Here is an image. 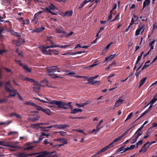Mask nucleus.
Instances as JSON below:
<instances>
[{"label": "nucleus", "mask_w": 157, "mask_h": 157, "mask_svg": "<svg viewBox=\"0 0 157 157\" xmlns=\"http://www.w3.org/2000/svg\"><path fill=\"white\" fill-rule=\"evenodd\" d=\"M55 29L56 32L58 33L66 34V32L64 30L63 27L61 26H59Z\"/></svg>", "instance_id": "obj_11"}, {"label": "nucleus", "mask_w": 157, "mask_h": 157, "mask_svg": "<svg viewBox=\"0 0 157 157\" xmlns=\"http://www.w3.org/2000/svg\"><path fill=\"white\" fill-rule=\"evenodd\" d=\"M37 110H41L42 111L44 112L45 113L48 115H51V112L50 111V109H43L41 107L39 106L37 107Z\"/></svg>", "instance_id": "obj_12"}, {"label": "nucleus", "mask_w": 157, "mask_h": 157, "mask_svg": "<svg viewBox=\"0 0 157 157\" xmlns=\"http://www.w3.org/2000/svg\"><path fill=\"white\" fill-rule=\"evenodd\" d=\"M16 133H18L16 131H11L8 133V135H10L12 134H14Z\"/></svg>", "instance_id": "obj_52"}, {"label": "nucleus", "mask_w": 157, "mask_h": 157, "mask_svg": "<svg viewBox=\"0 0 157 157\" xmlns=\"http://www.w3.org/2000/svg\"><path fill=\"white\" fill-rule=\"evenodd\" d=\"M29 116H35V117L34 118H28V120L30 121H33V122H36V121L39 120V119L40 118V116L37 114L35 115L34 114H31L29 115Z\"/></svg>", "instance_id": "obj_14"}, {"label": "nucleus", "mask_w": 157, "mask_h": 157, "mask_svg": "<svg viewBox=\"0 0 157 157\" xmlns=\"http://www.w3.org/2000/svg\"><path fill=\"white\" fill-rule=\"evenodd\" d=\"M40 128L43 129V130L44 131H49V129H48V128L47 127H41Z\"/></svg>", "instance_id": "obj_55"}, {"label": "nucleus", "mask_w": 157, "mask_h": 157, "mask_svg": "<svg viewBox=\"0 0 157 157\" xmlns=\"http://www.w3.org/2000/svg\"><path fill=\"white\" fill-rule=\"evenodd\" d=\"M134 21L133 19H132L131 21L128 26L129 28H130L132 27V26L134 24Z\"/></svg>", "instance_id": "obj_61"}, {"label": "nucleus", "mask_w": 157, "mask_h": 157, "mask_svg": "<svg viewBox=\"0 0 157 157\" xmlns=\"http://www.w3.org/2000/svg\"><path fill=\"white\" fill-rule=\"evenodd\" d=\"M45 99L47 100L46 101H44V100H40L38 98H36V99H37L39 100L40 101H42L43 102L49 103L52 105L53 104H52V103L54 101V100H53L52 101H51L52 100L51 99L49 98H45Z\"/></svg>", "instance_id": "obj_18"}, {"label": "nucleus", "mask_w": 157, "mask_h": 157, "mask_svg": "<svg viewBox=\"0 0 157 157\" xmlns=\"http://www.w3.org/2000/svg\"><path fill=\"white\" fill-rule=\"evenodd\" d=\"M5 88L7 91H10L13 89L10 82L9 81L6 82L5 86Z\"/></svg>", "instance_id": "obj_17"}, {"label": "nucleus", "mask_w": 157, "mask_h": 157, "mask_svg": "<svg viewBox=\"0 0 157 157\" xmlns=\"http://www.w3.org/2000/svg\"><path fill=\"white\" fill-rule=\"evenodd\" d=\"M127 132V131L123 133L121 136H119L117 137V138H115L114 140L110 144H111V145L112 146V147H114L113 144H118L119 143L118 142L120 140H121L122 139L123 137L126 135Z\"/></svg>", "instance_id": "obj_7"}, {"label": "nucleus", "mask_w": 157, "mask_h": 157, "mask_svg": "<svg viewBox=\"0 0 157 157\" xmlns=\"http://www.w3.org/2000/svg\"><path fill=\"white\" fill-rule=\"evenodd\" d=\"M12 121H6L5 122H2L0 124V125H2L3 124H9L12 122Z\"/></svg>", "instance_id": "obj_45"}, {"label": "nucleus", "mask_w": 157, "mask_h": 157, "mask_svg": "<svg viewBox=\"0 0 157 157\" xmlns=\"http://www.w3.org/2000/svg\"><path fill=\"white\" fill-rule=\"evenodd\" d=\"M10 33L12 35L17 36H19L17 33L14 32V31L11 30L10 31Z\"/></svg>", "instance_id": "obj_36"}, {"label": "nucleus", "mask_w": 157, "mask_h": 157, "mask_svg": "<svg viewBox=\"0 0 157 157\" xmlns=\"http://www.w3.org/2000/svg\"><path fill=\"white\" fill-rule=\"evenodd\" d=\"M18 157H27V155L24 153H20L17 155Z\"/></svg>", "instance_id": "obj_39"}, {"label": "nucleus", "mask_w": 157, "mask_h": 157, "mask_svg": "<svg viewBox=\"0 0 157 157\" xmlns=\"http://www.w3.org/2000/svg\"><path fill=\"white\" fill-rule=\"evenodd\" d=\"M74 131H77L79 132L82 133L85 135H86V134L82 130L75 129V130H74Z\"/></svg>", "instance_id": "obj_60"}, {"label": "nucleus", "mask_w": 157, "mask_h": 157, "mask_svg": "<svg viewBox=\"0 0 157 157\" xmlns=\"http://www.w3.org/2000/svg\"><path fill=\"white\" fill-rule=\"evenodd\" d=\"M133 115V113L132 112L128 116L127 118L125 120V122L127 121L128 119L131 118V117H132Z\"/></svg>", "instance_id": "obj_46"}, {"label": "nucleus", "mask_w": 157, "mask_h": 157, "mask_svg": "<svg viewBox=\"0 0 157 157\" xmlns=\"http://www.w3.org/2000/svg\"><path fill=\"white\" fill-rule=\"evenodd\" d=\"M116 54L112 55L107 56L105 59V61H109L112 60L115 57Z\"/></svg>", "instance_id": "obj_25"}, {"label": "nucleus", "mask_w": 157, "mask_h": 157, "mask_svg": "<svg viewBox=\"0 0 157 157\" xmlns=\"http://www.w3.org/2000/svg\"><path fill=\"white\" fill-rule=\"evenodd\" d=\"M25 42L24 40L23 39H19L18 40H14L13 41V43L17 46H19L22 43Z\"/></svg>", "instance_id": "obj_16"}, {"label": "nucleus", "mask_w": 157, "mask_h": 157, "mask_svg": "<svg viewBox=\"0 0 157 157\" xmlns=\"http://www.w3.org/2000/svg\"><path fill=\"white\" fill-rule=\"evenodd\" d=\"M150 3V0H145L143 3V9L148 6Z\"/></svg>", "instance_id": "obj_31"}, {"label": "nucleus", "mask_w": 157, "mask_h": 157, "mask_svg": "<svg viewBox=\"0 0 157 157\" xmlns=\"http://www.w3.org/2000/svg\"><path fill=\"white\" fill-rule=\"evenodd\" d=\"M157 101V94H156V95L155 97V98H153L151 101L150 102V104H154L156 101Z\"/></svg>", "instance_id": "obj_37"}, {"label": "nucleus", "mask_w": 157, "mask_h": 157, "mask_svg": "<svg viewBox=\"0 0 157 157\" xmlns=\"http://www.w3.org/2000/svg\"><path fill=\"white\" fill-rule=\"evenodd\" d=\"M126 149H127V147L125 148H124V147H122L117 150V152H121V153L124 152H125V151H127V150H126Z\"/></svg>", "instance_id": "obj_29"}, {"label": "nucleus", "mask_w": 157, "mask_h": 157, "mask_svg": "<svg viewBox=\"0 0 157 157\" xmlns=\"http://www.w3.org/2000/svg\"><path fill=\"white\" fill-rule=\"evenodd\" d=\"M37 16H38L37 15L36 13L34 16V19L32 20V21L35 22V24H36L37 22V21H36L35 19L36 17H37Z\"/></svg>", "instance_id": "obj_56"}, {"label": "nucleus", "mask_w": 157, "mask_h": 157, "mask_svg": "<svg viewBox=\"0 0 157 157\" xmlns=\"http://www.w3.org/2000/svg\"><path fill=\"white\" fill-rule=\"evenodd\" d=\"M87 2H93L94 1L95 3H97L98 2V0H86Z\"/></svg>", "instance_id": "obj_59"}, {"label": "nucleus", "mask_w": 157, "mask_h": 157, "mask_svg": "<svg viewBox=\"0 0 157 157\" xmlns=\"http://www.w3.org/2000/svg\"><path fill=\"white\" fill-rule=\"evenodd\" d=\"M7 92L9 93V95L11 96H15L17 93V91L13 89Z\"/></svg>", "instance_id": "obj_21"}, {"label": "nucleus", "mask_w": 157, "mask_h": 157, "mask_svg": "<svg viewBox=\"0 0 157 157\" xmlns=\"http://www.w3.org/2000/svg\"><path fill=\"white\" fill-rule=\"evenodd\" d=\"M66 74H65L67 75H70L71 76H73L74 75H75V73L74 72H70L69 71H65Z\"/></svg>", "instance_id": "obj_34"}, {"label": "nucleus", "mask_w": 157, "mask_h": 157, "mask_svg": "<svg viewBox=\"0 0 157 157\" xmlns=\"http://www.w3.org/2000/svg\"><path fill=\"white\" fill-rule=\"evenodd\" d=\"M71 44L70 45H55L53 46L54 48L59 47L62 48H67L68 47L70 46Z\"/></svg>", "instance_id": "obj_30"}, {"label": "nucleus", "mask_w": 157, "mask_h": 157, "mask_svg": "<svg viewBox=\"0 0 157 157\" xmlns=\"http://www.w3.org/2000/svg\"><path fill=\"white\" fill-rule=\"evenodd\" d=\"M71 113L73 114H76L79 112H82V110L80 109L75 108L71 109Z\"/></svg>", "instance_id": "obj_20"}, {"label": "nucleus", "mask_w": 157, "mask_h": 157, "mask_svg": "<svg viewBox=\"0 0 157 157\" xmlns=\"http://www.w3.org/2000/svg\"><path fill=\"white\" fill-rule=\"evenodd\" d=\"M72 13L73 12L72 10L67 11L64 13V17H71L72 15Z\"/></svg>", "instance_id": "obj_27"}, {"label": "nucleus", "mask_w": 157, "mask_h": 157, "mask_svg": "<svg viewBox=\"0 0 157 157\" xmlns=\"http://www.w3.org/2000/svg\"><path fill=\"white\" fill-rule=\"evenodd\" d=\"M47 70L48 75L52 78L58 77L55 73L56 72H60L61 71V70L57 66H55L48 67L47 68Z\"/></svg>", "instance_id": "obj_2"}, {"label": "nucleus", "mask_w": 157, "mask_h": 157, "mask_svg": "<svg viewBox=\"0 0 157 157\" xmlns=\"http://www.w3.org/2000/svg\"><path fill=\"white\" fill-rule=\"evenodd\" d=\"M25 104L26 105H31L32 106H34L36 108V109H37V107L39 106L36 105V104H35L34 103H32V102H31L30 101H26L25 102Z\"/></svg>", "instance_id": "obj_26"}, {"label": "nucleus", "mask_w": 157, "mask_h": 157, "mask_svg": "<svg viewBox=\"0 0 157 157\" xmlns=\"http://www.w3.org/2000/svg\"><path fill=\"white\" fill-rule=\"evenodd\" d=\"M44 86L42 85L39 83L38 82L36 81L34 83L33 86V88L34 91L36 92H38L40 89V87Z\"/></svg>", "instance_id": "obj_8"}, {"label": "nucleus", "mask_w": 157, "mask_h": 157, "mask_svg": "<svg viewBox=\"0 0 157 157\" xmlns=\"http://www.w3.org/2000/svg\"><path fill=\"white\" fill-rule=\"evenodd\" d=\"M26 77H25V76H23L22 75H20V78L24 81L26 80Z\"/></svg>", "instance_id": "obj_57"}, {"label": "nucleus", "mask_w": 157, "mask_h": 157, "mask_svg": "<svg viewBox=\"0 0 157 157\" xmlns=\"http://www.w3.org/2000/svg\"><path fill=\"white\" fill-rule=\"evenodd\" d=\"M29 23V20H26L24 21V22H23V23H21V25H23L25 24H28Z\"/></svg>", "instance_id": "obj_49"}, {"label": "nucleus", "mask_w": 157, "mask_h": 157, "mask_svg": "<svg viewBox=\"0 0 157 157\" xmlns=\"http://www.w3.org/2000/svg\"><path fill=\"white\" fill-rule=\"evenodd\" d=\"M113 44V42H111V43L109 44L105 47V49H108L109 48V47L111 46V45Z\"/></svg>", "instance_id": "obj_51"}, {"label": "nucleus", "mask_w": 157, "mask_h": 157, "mask_svg": "<svg viewBox=\"0 0 157 157\" xmlns=\"http://www.w3.org/2000/svg\"><path fill=\"white\" fill-rule=\"evenodd\" d=\"M146 79V78H144L142 79H141L140 81V86H139V88H140L143 85V84L145 83Z\"/></svg>", "instance_id": "obj_32"}, {"label": "nucleus", "mask_w": 157, "mask_h": 157, "mask_svg": "<svg viewBox=\"0 0 157 157\" xmlns=\"http://www.w3.org/2000/svg\"><path fill=\"white\" fill-rule=\"evenodd\" d=\"M143 143V141L142 140H140L137 143V146L136 147V148H137L138 146L141 145Z\"/></svg>", "instance_id": "obj_54"}, {"label": "nucleus", "mask_w": 157, "mask_h": 157, "mask_svg": "<svg viewBox=\"0 0 157 157\" xmlns=\"http://www.w3.org/2000/svg\"><path fill=\"white\" fill-rule=\"evenodd\" d=\"M138 17L136 15H134L133 17L132 18V19H133L134 21H136L138 20Z\"/></svg>", "instance_id": "obj_47"}, {"label": "nucleus", "mask_w": 157, "mask_h": 157, "mask_svg": "<svg viewBox=\"0 0 157 157\" xmlns=\"http://www.w3.org/2000/svg\"><path fill=\"white\" fill-rule=\"evenodd\" d=\"M68 126L67 124H59L54 125V128L59 129H63Z\"/></svg>", "instance_id": "obj_15"}, {"label": "nucleus", "mask_w": 157, "mask_h": 157, "mask_svg": "<svg viewBox=\"0 0 157 157\" xmlns=\"http://www.w3.org/2000/svg\"><path fill=\"white\" fill-rule=\"evenodd\" d=\"M76 105L78 107L81 108L83 107L82 103H77L76 104Z\"/></svg>", "instance_id": "obj_50"}, {"label": "nucleus", "mask_w": 157, "mask_h": 157, "mask_svg": "<svg viewBox=\"0 0 157 157\" xmlns=\"http://www.w3.org/2000/svg\"><path fill=\"white\" fill-rule=\"evenodd\" d=\"M135 147V145H131L130 147H127L126 150H132Z\"/></svg>", "instance_id": "obj_42"}, {"label": "nucleus", "mask_w": 157, "mask_h": 157, "mask_svg": "<svg viewBox=\"0 0 157 157\" xmlns=\"http://www.w3.org/2000/svg\"><path fill=\"white\" fill-rule=\"evenodd\" d=\"M112 147V146L111 145V144H110L104 147L101 150L102 152H103L107 150L109 148H110V147Z\"/></svg>", "instance_id": "obj_28"}, {"label": "nucleus", "mask_w": 157, "mask_h": 157, "mask_svg": "<svg viewBox=\"0 0 157 157\" xmlns=\"http://www.w3.org/2000/svg\"><path fill=\"white\" fill-rule=\"evenodd\" d=\"M87 3H88V2L86 0H85L80 4L81 6L79 8H82V7L84 6Z\"/></svg>", "instance_id": "obj_48"}, {"label": "nucleus", "mask_w": 157, "mask_h": 157, "mask_svg": "<svg viewBox=\"0 0 157 157\" xmlns=\"http://www.w3.org/2000/svg\"><path fill=\"white\" fill-rule=\"evenodd\" d=\"M51 55L53 54L55 55H57L59 54V51L55 49H51Z\"/></svg>", "instance_id": "obj_33"}, {"label": "nucleus", "mask_w": 157, "mask_h": 157, "mask_svg": "<svg viewBox=\"0 0 157 157\" xmlns=\"http://www.w3.org/2000/svg\"><path fill=\"white\" fill-rule=\"evenodd\" d=\"M17 52L20 56L22 57L23 56L22 52L21 51H20L18 50H17Z\"/></svg>", "instance_id": "obj_63"}, {"label": "nucleus", "mask_w": 157, "mask_h": 157, "mask_svg": "<svg viewBox=\"0 0 157 157\" xmlns=\"http://www.w3.org/2000/svg\"><path fill=\"white\" fill-rule=\"evenodd\" d=\"M31 127L32 128L36 129H38L40 128V126L39 123L32 124V125Z\"/></svg>", "instance_id": "obj_35"}, {"label": "nucleus", "mask_w": 157, "mask_h": 157, "mask_svg": "<svg viewBox=\"0 0 157 157\" xmlns=\"http://www.w3.org/2000/svg\"><path fill=\"white\" fill-rule=\"evenodd\" d=\"M149 147L148 145L146 147V146H144V145L141 148V149L139 151V153H144Z\"/></svg>", "instance_id": "obj_24"}, {"label": "nucleus", "mask_w": 157, "mask_h": 157, "mask_svg": "<svg viewBox=\"0 0 157 157\" xmlns=\"http://www.w3.org/2000/svg\"><path fill=\"white\" fill-rule=\"evenodd\" d=\"M112 65H114L115 66V63L114 62H113L111 64H110L109 65V66H108L107 67L105 68V70H106V71L109 70V69L111 68V67Z\"/></svg>", "instance_id": "obj_44"}, {"label": "nucleus", "mask_w": 157, "mask_h": 157, "mask_svg": "<svg viewBox=\"0 0 157 157\" xmlns=\"http://www.w3.org/2000/svg\"><path fill=\"white\" fill-rule=\"evenodd\" d=\"M35 146H30L27 147H25L24 148V150H27L29 151L31 149H32Z\"/></svg>", "instance_id": "obj_40"}, {"label": "nucleus", "mask_w": 157, "mask_h": 157, "mask_svg": "<svg viewBox=\"0 0 157 157\" xmlns=\"http://www.w3.org/2000/svg\"><path fill=\"white\" fill-rule=\"evenodd\" d=\"M44 10L49 12L52 14L55 15H57L56 10H58V9L55 6L52 4H51V6L48 7H46L44 8Z\"/></svg>", "instance_id": "obj_4"}, {"label": "nucleus", "mask_w": 157, "mask_h": 157, "mask_svg": "<svg viewBox=\"0 0 157 157\" xmlns=\"http://www.w3.org/2000/svg\"><path fill=\"white\" fill-rule=\"evenodd\" d=\"M54 48L53 45L41 46L40 47V49L43 54L46 55H51V49L47 50L48 48Z\"/></svg>", "instance_id": "obj_3"}, {"label": "nucleus", "mask_w": 157, "mask_h": 157, "mask_svg": "<svg viewBox=\"0 0 157 157\" xmlns=\"http://www.w3.org/2000/svg\"><path fill=\"white\" fill-rule=\"evenodd\" d=\"M119 14H118L115 17V18L114 19H113L112 21H115L116 20H117V19H119Z\"/></svg>", "instance_id": "obj_58"}, {"label": "nucleus", "mask_w": 157, "mask_h": 157, "mask_svg": "<svg viewBox=\"0 0 157 157\" xmlns=\"http://www.w3.org/2000/svg\"><path fill=\"white\" fill-rule=\"evenodd\" d=\"M15 61L17 62L22 67L23 69L25 70V72L26 73L31 72V69L30 68H29V67L26 65H23V64L20 61H17L15 60Z\"/></svg>", "instance_id": "obj_9"}, {"label": "nucleus", "mask_w": 157, "mask_h": 157, "mask_svg": "<svg viewBox=\"0 0 157 157\" xmlns=\"http://www.w3.org/2000/svg\"><path fill=\"white\" fill-rule=\"evenodd\" d=\"M74 33L73 32L71 31L69 34H67L65 36L66 37H68L70 36H71Z\"/></svg>", "instance_id": "obj_64"}, {"label": "nucleus", "mask_w": 157, "mask_h": 157, "mask_svg": "<svg viewBox=\"0 0 157 157\" xmlns=\"http://www.w3.org/2000/svg\"><path fill=\"white\" fill-rule=\"evenodd\" d=\"M54 140H57L59 141L60 143H62V144L56 145L58 147H59L61 146L64 145L66 144L67 143V140L64 139H55Z\"/></svg>", "instance_id": "obj_13"}, {"label": "nucleus", "mask_w": 157, "mask_h": 157, "mask_svg": "<svg viewBox=\"0 0 157 157\" xmlns=\"http://www.w3.org/2000/svg\"><path fill=\"white\" fill-rule=\"evenodd\" d=\"M71 103L72 102H70L68 103H66L63 101H57L54 100V101L52 102V103L56 105L59 108H62L64 109H67L68 108L67 106L69 107L70 109H73V106L71 105Z\"/></svg>", "instance_id": "obj_1"}, {"label": "nucleus", "mask_w": 157, "mask_h": 157, "mask_svg": "<svg viewBox=\"0 0 157 157\" xmlns=\"http://www.w3.org/2000/svg\"><path fill=\"white\" fill-rule=\"evenodd\" d=\"M49 152H47L46 151H44L42 153H40L39 154L36 156V157H43L44 156H46L47 155L49 154Z\"/></svg>", "instance_id": "obj_23"}, {"label": "nucleus", "mask_w": 157, "mask_h": 157, "mask_svg": "<svg viewBox=\"0 0 157 157\" xmlns=\"http://www.w3.org/2000/svg\"><path fill=\"white\" fill-rule=\"evenodd\" d=\"M45 28L43 27H42L41 28H36L33 31V32H36L38 33L41 32Z\"/></svg>", "instance_id": "obj_22"}, {"label": "nucleus", "mask_w": 157, "mask_h": 157, "mask_svg": "<svg viewBox=\"0 0 157 157\" xmlns=\"http://www.w3.org/2000/svg\"><path fill=\"white\" fill-rule=\"evenodd\" d=\"M137 132V131L136 132V133L137 134V136H136L138 137H139L142 134V131H140L139 132Z\"/></svg>", "instance_id": "obj_53"}, {"label": "nucleus", "mask_w": 157, "mask_h": 157, "mask_svg": "<svg viewBox=\"0 0 157 157\" xmlns=\"http://www.w3.org/2000/svg\"><path fill=\"white\" fill-rule=\"evenodd\" d=\"M18 144V143L17 141L14 142L11 141H10L6 143L2 141H0V145L6 146L10 147L15 148L17 147L15 145V144Z\"/></svg>", "instance_id": "obj_5"}, {"label": "nucleus", "mask_w": 157, "mask_h": 157, "mask_svg": "<svg viewBox=\"0 0 157 157\" xmlns=\"http://www.w3.org/2000/svg\"><path fill=\"white\" fill-rule=\"evenodd\" d=\"M141 57H142V55L138 57L137 61L136 63V64H137L138 63V62H139L140 60L141 59Z\"/></svg>", "instance_id": "obj_62"}, {"label": "nucleus", "mask_w": 157, "mask_h": 157, "mask_svg": "<svg viewBox=\"0 0 157 157\" xmlns=\"http://www.w3.org/2000/svg\"><path fill=\"white\" fill-rule=\"evenodd\" d=\"M94 78L92 77H90L88 78V83H90V84L93 85L95 84L98 85L100 82V81H94Z\"/></svg>", "instance_id": "obj_10"}, {"label": "nucleus", "mask_w": 157, "mask_h": 157, "mask_svg": "<svg viewBox=\"0 0 157 157\" xmlns=\"http://www.w3.org/2000/svg\"><path fill=\"white\" fill-rule=\"evenodd\" d=\"M9 97H7V98H5L3 99H0V103H3L5 102L8 100V98Z\"/></svg>", "instance_id": "obj_43"}, {"label": "nucleus", "mask_w": 157, "mask_h": 157, "mask_svg": "<svg viewBox=\"0 0 157 157\" xmlns=\"http://www.w3.org/2000/svg\"><path fill=\"white\" fill-rule=\"evenodd\" d=\"M28 82H33L34 83H35V82H36V81H35V80L33 79L29 78H28L26 77V80Z\"/></svg>", "instance_id": "obj_41"}, {"label": "nucleus", "mask_w": 157, "mask_h": 157, "mask_svg": "<svg viewBox=\"0 0 157 157\" xmlns=\"http://www.w3.org/2000/svg\"><path fill=\"white\" fill-rule=\"evenodd\" d=\"M54 133H59L60 134L61 136H65L67 133L66 132H64L63 131H60L58 132H54Z\"/></svg>", "instance_id": "obj_38"}, {"label": "nucleus", "mask_w": 157, "mask_h": 157, "mask_svg": "<svg viewBox=\"0 0 157 157\" xmlns=\"http://www.w3.org/2000/svg\"><path fill=\"white\" fill-rule=\"evenodd\" d=\"M124 100L121 99H119L117 100L115 102L114 106L116 107L119 106L122 104L124 103Z\"/></svg>", "instance_id": "obj_19"}, {"label": "nucleus", "mask_w": 157, "mask_h": 157, "mask_svg": "<svg viewBox=\"0 0 157 157\" xmlns=\"http://www.w3.org/2000/svg\"><path fill=\"white\" fill-rule=\"evenodd\" d=\"M146 28V25H140L136 31L135 35L137 36L140 34L141 32V34H142L144 32Z\"/></svg>", "instance_id": "obj_6"}]
</instances>
